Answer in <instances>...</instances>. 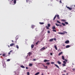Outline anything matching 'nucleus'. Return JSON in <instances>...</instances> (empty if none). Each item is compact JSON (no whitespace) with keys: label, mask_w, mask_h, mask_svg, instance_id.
Listing matches in <instances>:
<instances>
[{"label":"nucleus","mask_w":75,"mask_h":75,"mask_svg":"<svg viewBox=\"0 0 75 75\" xmlns=\"http://www.w3.org/2000/svg\"><path fill=\"white\" fill-rule=\"evenodd\" d=\"M65 33H66V34H67V32L65 31H64L63 32V33L58 32V34H59L64 35Z\"/></svg>","instance_id":"obj_1"},{"label":"nucleus","mask_w":75,"mask_h":75,"mask_svg":"<svg viewBox=\"0 0 75 75\" xmlns=\"http://www.w3.org/2000/svg\"><path fill=\"white\" fill-rule=\"evenodd\" d=\"M57 16L58 18L59 19V15H56L53 18V20H55V18H56V17H57Z\"/></svg>","instance_id":"obj_2"},{"label":"nucleus","mask_w":75,"mask_h":75,"mask_svg":"<svg viewBox=\"0 0 75 75\" xmlns=\"http://www.w3.org/2000/svg\"><path fill=\"white\" fill-rule=\"evenodd\" d=\"M45 49H46V48L44 47H43L40 49V51H42L44 50H45Z\"/></svg>","instance_id":"obj_3"},{"label":"nucleus","mask_w":75,"mask_h":75,"mask_svg":"<svg viewBox=\"0 0 75 75\" xmlns=\"http://www.w3.org/2000/svg\"><path fill=\"white\" fill-rule=\"evenodd\" d=\"M75 5H73L71 6V9H72L73 8V9H74V8H75Z\"/></svg>","instance_id":"obj_4"},{"label":"nucleus","mask_w":75,"mask_h":75,"mask_svg":"<svg viewBox=\"0 0 75 75\" xmlns=\"http://www.w3.org/2000/svg\"><path fill=\"white\" fill-rule=\"evenodd\" d=\"M49 61H50V60L45 59L44 60L43 62H49Z\"/></svg>","instance_id":"obj_5"},{"label":"nucleus","mask_w":75,"mask_h":75,"mask_svg":"<svg viewBox=\"0 0 75 75\" xmlns=\"http://www.w3.org/2000/svg\"><path fill=\"white\" fill-rule=\"evenodd\" d=\"M69 41L68 40H67L65 42V44H67V43H69Z\"/></svg>","instance_id":"obj_6"},{"label":"nucleus","mask_w":75,"mask_h":75,"mask_svg":"<svg viewBox=\"0 0 75 75\" xmlns=\"http://www.w3.org/2000/svg\"><path fill=\"white\" fill-rule=\"evenodd\" d=\"M54 65H55V67H57V68H58V69H59V67L57 65L55 64H54Z\"/></svg>","instance_id":"obj_7"},{"label":"nucleus","mask_w":75,"mask_h":75,"mask_svg":"<svg viewBox=\"0 0 75 75\" xmlns=\"http://www.w3.org/2000/svg\"><path fill=\"white\" fill-rule=\"evenodd\" d=\"M14 45V43H11L10 45V46L11 47H12V46H13Z\"/></svg>","instance_id":"obj_8"},{"label":"nucleus","mask_w":75,"mask_h":75,"mask_svg":"<svg viewBox=\"0 0 75 75\" xmlns=\"http://www.w3.org/2000/svg\"><path fill=\"white\" fill-rule=\"evenodd\" d=\"M67 8L68 9H69L70 10H72V9L71 8H70L69 7H67Z\"/></svg>","instance_id":"obj_9"},{"label":"nucleus","mask_w":75,"mask_h":75,"mask_svg":"<svg viewBox=\"0 0 75 75\" xmlns=\"http://www.w3.org/2000/svg\"><path fill=\"white\" fill-rule=\"evenodd\" d=\"M57 62L59 65H60V64H61V62L59 61H58Z\"/></svg>","instance_id":"obj_10"},{"label":"nucleus","mask_w":75,"mask_h":75,"mask_svg":"<svg viewBox=\"0 0 75 75\" xmlns=\"http://www.w3.org/2000/svg\"><path fill=\"white\" fill-rule=\"evenodd\" d=\"M61 21H62L63 22H65V21H66V20L65 19H62L61 20Z\"/></svg>","instance_id":"obj_11"},{"label":"nucleus","mask_w":75,"mask_h":75,"mask_svg":"<svg viewBox=\"0 0 75 75\" xmlns=\"http://www.w3.org/2000/svg\"><path fill=\"white\" fill-rule=\"evenodd\" d=\"M34 45H31V48H34Z\"/></svg>","instance_id":"obj_12"},{"label":"nucleus","mask_w":75,"mask_h":75,"mask_svg":"<svg viewBox=\"0 0 75 75\" xmlns=\"http://www.w3.org/2000/svg\"><path fill=\"white\" fill-rule=\"evenodd\" d=\"M69 47H70V46H69V45H67L66 46V48H69Z\"/></svg>","instance_id":"obj_13"},{"label":"nucleus","mask_w":75,"mask_h":75,"mask_svg":"<svg viewBox=\"0 0 75 75\" xmlns=\"http://www.w3.org/2000/svg\"><path fill=\"white\" fill-rule=\"evenodd\" d=\"M54 47L56 50H57V46H56V45H55L54 46Z\"/></svg>","instance_id":"obj_14"},{"label":"nucleus","mask_w":75,"mask_h":75,"mask_svg":"<svg viewBox=\"0 0 75 75\" xmlns=\"http://www.w3.org/2000/svg\"><path fill=\"white\" fill-rule=\"evenodd\" d=\"M40 74V72H38L35 74V75H38Z\"/></svg>","instance_id":"obj_15"},{"label":"nucleus","mask_w":75,"mask_h":75,"mask_svg":"<svg viewBox=\"0 0 75 75\" xmlns=\"http://www.w3.org/2000/svg\"><path fill=\"white\" fill-rule=\"evenodd\" d=\"M12 51H12V50L10 51L9 52V53H8V55H10V54H11V52H12Z\"/></svg>","instance_id":"obj_16"},{"label":"nucleus","mask_w":75,"mask_h":75,"mask_svg":"<svg viewBox=\"0 0 75 75\" xmlns=\"http://www.w3.org/2000/svg\"><path fill=\"white\" fill-rule=\"evenodd\" d=\"M39 24H41V25H42V24H44V22H40L39 23Z\"/></svg>","instance_id":"obj_17"},{"label":"nucleus","mask_w":75,"mask_h":75,"mask_svg":"<svg viewBox=\"0 0 75 75\" xmlns=\"http://www.w3.org/2000/svg\"><path fill=\"white\" fill-rule=\"evenodd\" d=\"M62 54V52H60V53H59L58 54L59 56V55H61V54Z\"/></svg>","instance_id":"obj_18"},{"label":"nucleus","mask_w":75,"mask_h":75,"mask_svg":"<svg viewBox=\"0 0 75 75\" xmlns=\"http://www.w3.org/2000/svg\"><path fill=\"white\" fill-rule=\"evenodd\" d=\"M21 68H25V67L23 65L21 66Z\"/></svg>","instance_id":"obj_19"},{"label":"nucleus","mask_w":75,"mask_h":75,"mask_svg":"<svg viewBox=\"0 0 75 75\" xmlns=\"http://www.w3.org/2000/svg\"><path fill=\"white\" fill-rule=\"evenodd\" d=\"M54 40V39H51L49 41H52Z\"/></svg>","instance_id":"obj_20"},{"label":"nucleus","mask_w":75,"mask_h":75,"mask_svg":"<svg viewBox=\"0 0 75 75\" xmlns=\"http://www.w3.org/2000/svg\"><path fill=\"white\" fill-rule=\"evenodd\" d=\"M52 29L53 30H55V26H53L52 27Z\"/></svg>","instance_id":"obj_21"},{"label":"nucleus","mask_w":75,"mask_h":75,"mask_svg":"<svg viewBox=\"0 0 75 75\" xmlns=\"http://www.w3.org/2000/svg\"><path fill=\"white\" fill-rule=\"evenodd\" d=\"M62 59H63V60H64L65 59L64 57L63 56H62Z\"/></svg>","instance_id":"obj_22"},{"label":"nucleus","mask_w":75,"mask_h":75,"mask_svg":"<svg viewBox=\"0 0 75 75\" xmlns=\"http://www.w3.org/2000/svg\"><path fill=\"white\" fill-rule=\"evenodd\" d=\"M13 3L14 4H16V0H14Z\"/></svg>","instance_id":"obj_23"},{"label":"nucleus","mask_w":75,"mask_h":75,"mask_svg":"<svg viewBox=\"0 0 75 75\" xmlns=\"http://www.w3.org/2000/svg\"><path fill=\"white\" fill-rule=\"evenodd\" d=\"M16 47L17 49H18L19 48V47H18V45H16Z\"/></svg>","instance_id":"obj_24"},{"label":"nucleus","mask_w":75,"mask_h":75,"mask_svg":"<svg viewBox=\"0 0 75 75\" xmlns=\"http://www.w3.org/2000/svg\"><path fill=\"white\" fill-rule=\"evenodd\" d=\"M28 54L29 55V56H30V55L31 54V52H29L28 53Z\"/></svg>","instance_id":"obj_25"},{"label":"nucleus","mask_w":75,"mask_h":75,"mask_svg":"<svg viewBox=\"0 0 75 75\" xmlns=\"http://www.w3.org/2000/svg\"><path fill=\"white\" fill-rule=\"evenodd\" d=\"M6 53H4L2 55L3 56V57H4V56H6Z\"/></svg>","instance_id":"obj_26"},{"label":"nucleus","mask_w":75,"mask_h":75,"mask_svg":"<svg viewBox=\"0 0 75 75\" xmlns=\"http://www.w3.org/2000/svg\"><path fill=\"white\" fill-rule=\"evenodd\" d=\"M63 63L64 64H67V62H66L65 61H63Z\"/></svg>","instance_id":"obj_27"},{"label":"nucleus","mask_w":75,"mask_h":75,"mask_svg":"<svg viewBox=\"0 0 75 75\" xmlns=\"http://www.w3.org/2000/svg\"><path fill=\"white\" fill-rule=\"evenodd\" d=\"M62 24L63 25V26H65V24L63 23H62Z\"/></svg>","instance_id":"obj_28"},{"label":"nucleus","mask_w":75,"mask_h":75,"mask_svg":"<svg viewBox=\"0 0 75 75\" xmlns=\"http://www.w3.org/2000/svg\"><path fill=\"white\" fill-rule=\"evenodd\" d=\"M55 25H56L57 26H59V25L57 23H55Z\"/></svg>","instance_id":"obj_29"},{"label":"nucleus","mask_w":75,"mask_h":75,"mask_svg":"<svg viewBox=\"0 0 75 75\" xmlns=\"http://www.w3.org/2000/svg\"><path fill=\"white\" fill-rule=\"evenodd\" d=\"M52 31H54V32H56L57 31V30H56L54 29H53L52 30Z\"/></svg>","instance_id":"obj_30"},{"label":"nucleus","mask_w":75,"mask_h":75,"mask_svg":"<svg viewBox=\"0 0 75 75\" xmlns=\"http://www.w3.org/2000/svg\"><path fill=\"white\" fill-rule=\"evenodd\" d=\"M57 22L58 23H59V24H61V22H59V21H57Z\"/></svg>","instance_id":"obj_31"},{"label":"nucleus","mask_w":75,"mask_h":75,"mask_svg":"<svg viewBox=\"0 0 75 75\" xmlns=\"http://www.w3.org/2000/svg\"><path fill=\"white\" fill-rule=\"evenodd\" d=\"M65 24H68V23L67 22L65 21Z\"/></svg>","instance_id":"obj_32"},{"label":"nucleus","mask_w":75,"mask_h":75,"mask_svg":"<svg viewBox=\"0 0 75 75\" xmlns=\"http://www.w3.org/2000/svg\"><path fill=\"white\" fill-rule=\"evenodd\" d=\"M32 65H33V64H29V66H30V67H31V66H32Z\"/></svg>","instance_id":"obj_33"},{"label":"nucleus","mask_w":75,"mask_h":75,"mask_svg":"<svg viewBox=\"0 0 75 75\" xmlns=\"http://www.w3.org/2000/svg\"><path fill=\"white\" fill-rule=\"evenodd\" d=\"M62 66H63L64 67L66 65H65V64H62Z\"/></svg>","instance_id":"obj_34"},{"label":"nucleus","mask_w":75,"mask_h":75,"mask_svg":"<svg viewBox=\"0 0 75 75\" xmlns=\"http://www.w3.org/2000/svg\"><path fill=\"white\" fill-rule=\"evenodd\" d=\"M51 64H55V63H54V62H51Z\"/></svg>","instance_id":"obj_35"},{"label":"nucleus","mask_w":75,"mask_h":75,"mask_svg":"<svg viewBox=\"0 0 75 75\" xmlns=\"http://www.w3.org/2000/svg\"><path fill=\"white\" fill-rule=\"evenodd\" d=\"M27 75H30V73H29V72H27Z\"/></svg>","instance_id":"obj_36"},{"label":"nucleus","mask_w":75,"mask_h":75,"mask_svg":"<svg viewBox=\"0 0 75 75\" xmlns=\"http://www.w3.org/2000/svg\"><path fill=\"white\" fill-rule=\"evenodd\" d=\"M47 25H48V27H49L50 26V24H47Z\"/></svg>","instance_id":"obj_37"},{"label":"nucleus","mask_w":75,"mask_h":75,"mask_svg":"<svg viewBox=\"0 0 75 75\" xmlns=\"http://www.w3.org/2000/svg\"><path fill=\"white\" fill-rule=\"evenodd\" d=\"M46 28L47 29H49V27H48L46 26Z\"/></svg>","instance_id":"obj_38"},{"label":"nucleus","mask_w":75,"mask_h":75,"mask_svg":"<svg viewBox=\"0 0 75 75\" xmlns=\"http://www.w3.org/2000/svg\"><path fill=\"white\" fill-rule=\"evenodd\" d=\"M10 61V59H7V61Z\"/></svg>","instance_id":"obj_39"},{"label":"nucleus","mask_w":75,"mask_h":75,"mask_svg":"<svg viewBox=\"0 0 75 75\" xmlns=\"http://www.w3.org/2000/svg\"><path fill=\"white\" fill-rule=\"evenodd\" d=\"M54 41H56V40H57V39L55 38H54Z\"/></svg>","instance_id":"obj_40"},{"label":"nucleus","mask_w":75,"mask_h":75,"mask_svg":"<svg viewBox=\"0 0 75 75\" xmlns=\"http://www.w3.org/2000/svg\"><path fill=\"white\" fill-rule=\"evenodd\" d=\"M46 64H47V65H50V63H46Z\"/></svg>","instance_id":"obj_41"},{"label":"nucleus","mask_w":75,"mask_h":75,"mask_svg":"<svg viewBox=\"0 0 75 75\" xmlns=\"http://www.w3.org/2000/svg\"><path fill=\"white\" fill-rule=\"evenodd\" d=\"M36 59H34L33 60V61H36Z\"/></svg>","instance_id":"obj_42"},{"label":"nucleus","mask_w":75,"mask_h":75,"mask_svg":"<svg viewBox=\"0 0 75 75\" xmlns=\"http://www.w3.org/2000/svg\"><path fill=\"white\" fill-rule=\"evenodd\" d=\"M26 69H28V67H26Z\"/></svg>","instance_id":"obj_43"},{"label":"nucleus","mask_w":75,"mask_h":75,"mask_svg":"<svg viewBox=\"0 0 75 75\" xmlns=\"http://www.w3.org/2000/svg\"><path fill=\"white\" fill-rule=\"evenodd\" d=\"M72 70H73V71H75V68H73V69H72Z\"/></svg>","instance_id":"obj_44"},{"label":"nucleus","mask_w":75,"mask_h":75,"mask_svg":"<svg viewBox=\"0 0 75 75\" xmlns=\"http://www.w3.org/2000/svg\"><path fill=\"white\" fill-rule=\"evenodd\" d=\"M47 33H50V31H47Z\"/></svg>","instance_id":"obj_45"},{"label":"nucleus","mask_w":75,"mask_h":75,"mask_svg":"<svg viewBox=\"0 0 75 75\" xmlns=\"http://www.w3.org/2000/svg\"><path fill=\"white\" fill-rule=\"evenodd\" d=\"M59 2L60 3H62V1H61V0H60Z\"/></svg>","instance_id":"obj_46"},{"label":"nucleus","mask_w":75,"mask_h":75,"mask_svg":"<svg viewBox=\"0 0 75 75\" xmlns=\"http://www.w3.org/2000/svg\"><path fill=\"white\" fill-rule=\"evenodd\" d=\"M64 60H65L66 62H67V59H64Z\"/></svg>","instance_id":"obj_47"},{"label":"nucleus","mask_w":75,"mask_h":75,"mask_svg":"<svg viewBox=\"0 0 75 75\" xmlns=\"http://www.w3.org/2000/svg\"><path fill=\"white\" fill-rule=\"evenodd\" d=\"M50 54L51 55H52V53H50Z\"/></svg>","instance_id":"obj_48"},{"label":"nucleus","mask_w":75,"mask_h":75,"mask_svg":"<svg viewBox=\"0 0 75 75\" xmlns=\"http://www.w3.org/2000/svg\"><path fill=\"white\" fill-rule=\"evenodd\" d=\"M59 26H60V27H62V25H59Z\"/></svg>","instance_id":"obj_49"},{"label":"nucleus","mask_w":75,"mask_h":75,"mask_svg":"<svg viewBox=\"0 0 75 75\" xmlns=\"http://www.w3.org/2000/svg\"><path fill=\"white\" fill-rule=\"evenodd\" d=\"M38 42H37L36 43V45H37L38 44Z\"/></svg>","instance_id":"obj_50"},{"label":"nucleus","mask_w":75,"mask_h":75,"mask_svg":"<svg viewBox=\"0 0 75 75\" xmlns=\"http://www.w3.org/2000/svg\"><path fill=\"white\" fill-rule=\"evenodd\" d=\"M64 72H67L66 71V70H64Z\"/></svg>","instance_id":"obj_51"},{"label":"nucleus","mask_w":75,"mask_h":75,"mask_svg":"<svg viewBox=\"0 0 75 75\" xmlns=\"http://www.w3.org/2000/svg\"><path fill=\"white\" fill-rule=\"evenodd\" d=\"M29 0H26V2H27V1H28Z\"/></svg>","instance_id":"obj_52"},{"label":"nucleus","mask_w":75,"mask_h":75,"mask_svg":"<svg viewBox=\"0 0 75 75\" xmlns=\"http://www.w3.org/2000/svg\"><path fill=\"white\" fill-rule=\"evenodd\" d=\"M39 41H40L38 40L37 42L38 43V42H39Z\"/></svg>","instance_id":"obj_53"},{"label":"nucleus","mask_w":75,"mask_h":75,"mask_svg":"<svg viewBox=\"0 0 75 75\" xmlns=\"http://www.w3.org/2000/svg\"><path fill=\"white\" fill-rule=\"evenodd\" d=\"M45 68H47V66H45Z\"/></svg>","instance_id":"obj_54"},{"label":"nucleus","mask_w":75,"mask_h":75,"mask_svg":"<svg viewBox=\"0 0 75 75\" xmlns=\"http://www.w3.org/2000/svg\"><path fill=\"white\" fill-rule=\"evenodd\" d=\"M41 75H44V74H43V73H42Z\"/></svg>","instance_id":"obj_55"},{"label":"nucleus","mask_w":75,"mask_h":75,"mask_svg":"<svg viewBox=\"0 0 75 75\" xmlns=\"http://www.w3.org/2000/svg\"><path fill=\"white\" fill-rule=\"evenodd\" d=\"M8 47L9 48H10V46L9 45L8 46Z\"/></svg>","instance_id":"obj_56"},{"label":"nucleus","mask_w":75,"mask_h":75,"mask_svg":"<svg viewBox=\"0 0 75 75\" xmlns=\"http://www.w3.org/2000/svg\"><path fill=\"white\" fill-rule=\"evenodd\" d=\"M63 45V46H65V45Z\"/></svg>","instance_id":"obj_57"},{"label":"nucleus","mask_w":75,"mask_h":75,"mask_svg":"<svg viewBox=\"0 0 75 75\" xmlns=\"http://www.w3.org/2000/svg\"><path fill=\"white\" fill-rule=\"evenodd\" d=\"M1 55V54H0V56Z\"/></svg>","instance_id":"obj_58"},{"label":"nucleus","mask_w":75,"mask_h":75,"mask_svg":"<svg viewBox=\"0 0 75 75\" xmlns=\"http://www.w3.org/2000/svg\"><path fill=\"white\" fill-rule=\"evenodd\" d=\"M43 67H45V66H44Z\"/></svg>","instance_id":"obj_59"},{"label":"nucleus","mask_w":75,"mask_h":75,"mask_svg":"<svg viewBox=\"0 0 75 75\" xmlns=\"http://www.w3.org/2000/svg\"><path fill=\"white\" fill-rule=\"evenodd\" d=\"M12 42H13V40H12Z\"/></svg>","instance_id":"obj_60"},{"label":"nucleus","mask_w":75,"mask_h":75,"mask_svg":"<svg viewBox=\"0 0 75 75\" xmlns=\"http://www.w3.org/2000/svg\"><path fill=\"white\" fill-rule=\"evenodd\" d=\"M68 73H67V75H68Z\"/></svg>","instance_id":"obj_61"},{"label":"nucleus","mask_w":75,"mask_h":75,"mask_svg":"<svg viewBox=\"0 0 75 75\" xmlns=\"http://www.w3.org/2000/svg\"><path fill=\"white\" fill-rule=\"evenodd\" d=\"M62 75H65V74H62Z\"/></svg>","instance_id":"obj_62"},{"label":"nucleus","mask_w":75,"mask_h":75,"mask_svg":"<svg viewBox=\"0 0 75 75\" xmlns=\"http://www.w3.org/2000/svg\"><path fill=\"white\" fill-rule=\"evenodd\" d=\"M12 1H13V0H12Z\"/></svg>","instance_id":"obj_63"},{"label":"nucleus","mask_w":75,"mask_h":75,"mask_svg":"<svg viewBox=\"0 0 75 75\" xmlns=\"http://www.w3.org/2000/svg\"><path fill=\"white\" fill-rule=\"evenodd\" d=\"M18 39V38H17V40Z\"/></svg>","instance_id":"obj_64"}]
</instances>
